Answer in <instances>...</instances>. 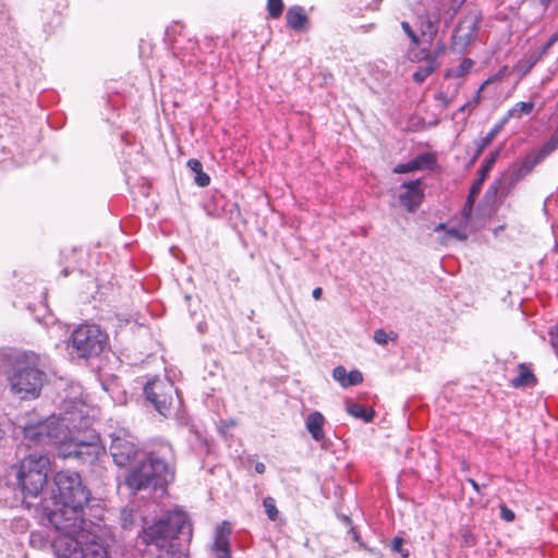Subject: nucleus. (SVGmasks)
Wrapping results in <instances>:
<instances>
[{"instance_id": "obj_1", "label": "nucleus", "mask_w": 558, "mask_h": 558, "mask_svg": "<svg viewBox=\"0 0 558 558\" xmlns=\"http://www.w3.org/2000/svg\"><path fill=\"white\" fill-rule=\"evenodd\" d=\"M89 490L83 485L81 475L73 471H60L54 475L52 508L46 507V517L56 532L81 533L89 530L90 523H102L104 509L90 507L97 521L86 520L84 507L89 501Z\"/></svg>"}, {"instance_id": "obj_2", "label": "nucleus", "mask_w": 558, "mask_h": 558, "mask_svg": "<svg viewBox=\"0 0 558 558\" xmlns=\"http://www.w3.org/2000/svg\"><path fill=\"white\" fill-rule=\"evenodd\" d=\"M173 460L172 447L169 444H161L130 469L125 484L133 492L146 488L165 492L174 480Z\"/></svg>"}, {"instance_id": "obj_3", "label": "nucleus", "mask_w": 558, "mask_h": 558, "mask_svg": "<svg viewBox=\"0 0 558 558\" xmlns=\"http://www.w3.org/2000/svg\"><path fill=\"white\" fill-rule=\"evenodd\" d=\"M52 547L57 558H108L111 530L106 524L90 523L81 533L57 532Z\"/></svg>"}, {"instance_id": "obj_4", "label": "nucleus", "mask_w": 558, "mask_h": 558, "mask_svg": "<svg viewBox=\"0 0 558 558\" xmlns=\"http://www.w3.org/2000/svg\"><path fill=\"white\" fill-rule=\"evenodd\" d=\"M82 401H75L73 410L65 411L61 416L21 423L24 437L35 444L61 442L66 438V432L88 429L90 417L84 415Z\"/></svg>"}, {"instance_id": "obj_5", "label": "nucleus", "mask_w": 558, "mask_h": 558, "mask_svg": "<svg viewBox=\"0 0 558 558\" xmlns=\"http://www.w3.org/2000/svg\"><path fill=\"white\" fill-rule=\"evenodd\" d=\"M182 534L190 541L192 537V526L189 522L186 512L181 509L167 511L161 518L153 524L143 529L141 538L147 545H154L158 549L172 547V541Z\"/></svg>"}, {"instance_id": "obj_6", "label": "nucleus", "mask_w": 558, "mask_h": 558, "mask_svg": "<svg viewBox=\"0 0 558 558\" xmlns=\"http://www.w3.org/2000/svg\"><path fill=\"white\" fill-rule=\"evenodd\" d=\"M20 356H15V363L8 374V380L13 393L24 400H33L39 397L46 374L28 361V355L24 351Z\"/></svg>"}, {"instance_id": "obj_7", "label": "nucleus", "mask_w": 558, "mask_h": 558, "mask_svg": "<svg viewBox=\"0 0 558 558\" xmlns=\"http://www.w3.org/2000/svg\"><path fill=\"white\" fill-rule=\"evenodd\" d=\"M50 461L43 454H28L16 468L15 477L24 496L37 497L47 483Z\"/></svg>"}, {"instance_id": "obj_8", "label": "nucleus", "mask_w": 558, "mask_h": 558, "mask_svg": "<svg viewBox=\"0 0 558 558\" xmlns=\"http://www.w3.org/2000/svg\"><path fill=\"white\" fill-rule=\"evenodd\" d=\"M59 453L63 458H75L83 463L93 464L101 453L104 448L100 445L99 436L94 430H87L84 436L74 435L69 439H63L59 448Z\"/></svg>"}, {"instance_id": "obj_9", "label": "nucleus", "mask_w": 558, "mask_h": 558, "mask_svg": "<svg viewBox=\"0 0 558 558\" xmlns=\"http://www.w3.org/2000/svg\"><path fill=\"white\" fill-rule=\"evenodd\" d=\"M144 395L146 400L163 416L168 414L173 403V396L179 397L178 390L168 374L162 378L156 376L148 380L144 386Z\"/></svg>"}, {"instance_id": "obj_10", "label": "nucleus", "mask_w": 558, "mask_h": 558, "mask_svg": "<svg viewBox=\"0 0 558 558\" xmlns=\"http://www.w3.org/2000/svg\"><path fill=\"white\" fill-rule=\"evenodd\" d=\"M70 342L73 349H106L109 336L99 325L85 322L73 329Z\"/></svg>"}, {"instance_id": "obj_11", "label": "nucleus", "mask_w": 558, "mask_h": 558, "mask_svg": "<svg viewBox=\"0 0 558 558\" xmlns=\"http://www.w3.org/2000/svg\"><path fill=\"white\" fill-rule=\"evenodd\" d=\"M110 453L114 463L125 466L133 461L138 453L136 438L126 428H117L110 433Z\"/></svg>"}, {"instance_id": "obj_12", "label": "nucleus", "mask_w": 558, "mask_h": 558, "mask_svg": "<svg viewBox=\"0 0 558 558\" xmlns=\"http://www.w3.org/2000/svg\"><path fill=\"white\" fill-rule=\"evenodd\" d=\"M556 149H558V129L539 148L534 149L521 160L518 174L522 177L530 173L536 165L543 161Z\"/></svg>"}, {"instance_id": "obj_13", "label": "nucleus", "mask_w": 558, "mask_h": 558, "mask_svg": "<svg viewBox=\"0 0 558 558\" xmlns=\"http://www.w3.org/2000/svg\"><path fill=\"white\" fill-rule=\"evenodd\" d=\"M231 530L227 522H222L215 529L211 553L214 558H231L229 536Z\"/></svg>"}, {"instance_id": "obj_14", "label": "nucleus", "mask_w": 558, "mask_h": 558, "mask_svg": "<svg viewBox=\"0 0 558 558\" xmlns=\"http://www.w3.org/2000/svg\"><path fill=\"white\" fill-rule=\"evenodd\" d=\"M402 187L407 191L399 195V201L408 211H415L424 198V191L421 189V181L404 182Z\"/></svg>"}, {"instance_id": "obj_15", "label": "nucleus", "mask_w": 558, "mask_h": 558, "mask_svg": "<svg viewBox=\"0 0 558 558\" xmlns=\"http://www.w3.org/2000/svg\"><path fill=\"white\" fill-rule=\"evenodd\" d=\"M476 34V22L475 21H463L461 22L452 36V47L456 50H463L468 45L472 43Z\"/></svg>"}, {"instance_id": "obj_16", "label": "nucleus", "mask_w": 558, "mask_h": 558, "mask_svg": "<svg viewBox=\"0 0 558 558\" xmlns=\"http://www.w3.org/2000/svg\"><path fill=\"white\" fill-rule=\"evenodd\" d=\"M518 375L510 380V386L513 388L534 387L537 379L531 368V364L520 363L517 367Z\"/></svg>"}, {"instance_id": "obj_17", "label": "nucleus", "mask_w": 558, "mask_h": 558, "mask_svg": "<svg viewBox=\"0 0 558 558\" xmlns=\"http://www.w3.org/2000/svg\"><path fill=\"white\" fill-rule=\"evenodd\" d=\"M325 421L326 420L324 415L318 411L310 413L305 418V427L311 434L312 438L316 441H322L325 439Z\"/></svg>"}, {"instance_id": "obj_18", "label": "nucleus", "mask_w": 558, "mask_h": 558, "mask_svg": "<svg viewBox=\"0 0 558 558\" xmlns=\"http://www.w3.org/2000/svg\"><path fill=\"white\" fill-rule=\"evenodd\" d=\"M332 377L342 387L355 386L363 380V376L359 371H351L348 373L343 366H337L332 372Z\"/></svg>"}, {"instance_id": "obj_19", "label": "nucleus", "mask_w": 558, "mask_h": 558, "mask_svg": "<svg viewBox=\"0 0 558 558\" xmlns=\"http://www.w3.org/2000/svg\"><path fill=\"white\" fill-rule=\"evenodd\" d=\"M287 24L294 31H302L305 28L308 19L302 7L294 5L287 11Z\"/></svg>"}, {"instance_id": "obj_20", "label": "nucleus", "mask_w": 558, "mask_h": 558, "mask_svg": "<svg viewBox=\"0 0 558 558\" xmlns=\"http://www.w3.org/2000/svg\"><path fill=\"white\" fill-rule=\"evenodd\" d=\"M423 59L426 64L413 73V80L417 84H422L438 68L437 56L424 54Z\"/></svg>"}, {"instance_id": "obj_21", "label": "nucleus", "mask_w": 558, "mask_h": 558, "mask_svg": "<svg viewBox=\"0 0 558 558\" xmlns=\"http://www.w3.org/2000/svg\"><path fill=\"white\" fill-rule=\"evenodd\" d=\"M347 412L351 416L360 418L365 423L372 422L375 416L373 409H367L364 405L354 402H347Z\"/></svg>"}, {"instance_id": "obj_22", "label": "nucleus", "mask_w": 558, "mask_h": 558, "mask_svg": "<svg viewBox=\"0 0 558 558\" xmlns=\"http://www.w3.org/2000/svg\"><path fill=\"white\" fill-rule=\"evenodd\" d=\"M541 59L534 52L520 59L513 66V72L518 73L519 78L524 77Z\"/></svg>"}, {"instance_id": "obj_23", "label": "nucleus", "mask_w": 558, "mask_h": 558, "mask_svg": "<svg viewBox=\"0 0 558 558\" xmlns=\"http://www.w3.org/2000/svg\"><path fill=\"white\" fill-rule=\"evenodd\" d=\"M495 163V155H493L488 160L485 161V163H483L481 166V168L478 169V178L473 182L472 186H471V194H478L481 189H482V185L487 177V174L489 173V171L492 170L493 166Z\"/></svg>"}, {"instance_id": "obj_24", "label": "nucleus", "mask_w": 558, "mask_h": 558, "mask_svg": "<svg viewBox=\"0 0 558 558\" xmlns=\"http://www.w3.org/2000/svg\"><path fill=\"white\" fill-rule=\"evenodd\" d=\"M187 166L195 173L194 181L198 186L205 187L209 185L210 178L203 171V166L199 160L190 159Z\"/></svg>"}, {"instance_id": "obj_25", "label": "nucleus", "mask_w": 558, "mask_h": 558, "mask_svg": "<svg viewBox=\"0 0 558 558\" xmlns=\"http://www.w3.org/2000/svg\"><path fill=\"white\" fill-rule=\"evenodd\" d=\"M535 104L533 101H519L511 109H509L505 120L510 118L521 119L523 116H529L534 110Z\"/></svg>"}, {"instance_id": "obj_26", "label": "nucleus", "mask_w": 558, "mask_h": 558, "mask_svg": "<svg viewBox=\"0 0 558 558\" xmlns=\"http://www.w3.org/2000/svg\"><path fill=\"white\" fill-rule=\"evenodd\" d=\"M473 66V61L471 59H464L459 66L456 69H451L447 72L446 76L448 77H462L469 73L471 68Z\"/></svg>"}, {"instance_id": "obj_27", "label": "nucleus", "mask_w": 558, "mask_h": 558, "mask_svg": "<svg viewBox=\"0 0 558 558\" xmlns=\"http://www.w3.org/2000/svg\"><path fill=\"white\" fill-rule=\"evenodd\" d=\"M263 506L265 508V512L270 521H276L279 517V511L276 506V500L267 496L263 500Z\"/></svg>"}, {"instance_id": "obj_28", "label": "nucleus", "mask_w": 558, "mask_h": 558, "mask_svg": "<svg viewBox=\"0 0 558 558\" xmlns=\"http://www.w3.org/2000/svg\"><path fill=\"white\" fill-rule=\"evenodd\" d=\"M493 78H487L482 85L481 87L478 88L476 95L473 97L472 100L468 101L466 104H464L462 107H460L459 111L460 112H465V111H469L471 112L474 108L477 107V105L480 104V100H481V92L484 89V87L488 84H490V81Z\"/></svg>"}, {"instance_id": "obj_29", "label": "nucleus", "mask_w": 558, "mask_h": 558, "mask_svg": "<svg viewBox=\"0 0 558 558\" xmlns=\"http://www.w3.org/2000/svg\"><path fill=\"white\" fill-rule=\"evenodd\" d=\"M397 333L393 331L386 332L384 329H377L374 332V340L378 345H387L389 341H395Z\"/></svg>"}, {"instance_id": "obj_30", "label": "nucleus", "mask_w": 558, "mask_h": 558, "mask_svg": "<svg viewBox=\"0 0 558 558\" xmlns=\"http://www.w3.org/2000/svg\"><path fill=\"white\" fill-rule=\"evenodd\" d=\"M102 352L104 351H92V350H88V351H76L77 359L89 362L90 366H93V367H94V363L96 361L98 362V361L101 360V353Z\"/></svg>"}, {"instance_id": "obj_31", "label": "nucleus", "mask_w": 558, "mask_h": 558, "mask_svg": "<svg viewBox=\"0 0 558 558\" xmlns=\"http://www.w3.org/2000/svg\"><path fill=\"white\" fill-rule=\"evenodd\" d=\"M390 548L393 553L399 554L401 558L409 557V549L404 547V539L400 536H396L392 538Z\"/></svg>"}, {"instance_id": "obj_32", "label": "nucleus", "mask_w": 558, "mask_h": 558, "mask_svg": "<svg viewBox=\"0 0 558 558\" xmlns=\"http://www.w3.org/2000/svg\"><path fill=\"white\" fill-rule=\"evenodd\" d=\"M438 230H446L447 235L454 238L457 240H460V241H465L468 239V234L463 230H460L457 228H448L447 229L446 225H444V223H440L437 226L436 231H438Z\"/></svg>"}, {"instance_id": "obj_33", "label": "nucleus", "mask_w": 558, "mask_h": 558, "mask_svg": "<svg viewBox=\"0 0 558 558\" xmlns=\"http://www.w3.org/2000/svg\"><path fill=\"white\" fill-rule=\"evenodd\" d=\"M267 10L272 19H278L283 10L282 0H268Z\"/></svg>"}, {"instance_id": "obj_34", "label": "nucleus", "mask_w": 558, "mask_h": 558, "mask_svg": "<svg viewBox=\"0 0 558 558\" xmlns=\"http://www.w3.org/2000/svg\"><path fill=\"white\" fill-rule=\"evenodd\" d=\"M478 194H471V191L469 192V195H468V198H466V202L463 206V209H462V214L464 216L465 219H469L471 217V214H472V210H473V206H474V203H475V198Z\"/></svg>"}, {"instance_id": "obj_35", "label": "nucleus", "mask_w": 558, "mask_h": 558, "mask_svg": "<svg viewBox=\"0 0 558 558\" xmlns=\"http://www.w3.org/2000/svg\"><path fill=\"white\" fill-rule=\"evenodd\" d=\"M413 162H416V165L418 166V170H420L423 168H430L434 163V159L430 155L423 154V155H420L418 157H416L415 159H413Z\"/></svg>"}, {"instance_id": "obj_36", "label": "nucleus", "mask_w": 558, "mask_h": 558, "mask_svg": "<svg viewBox=\"0 0 558 558\" xmlns=\"http://www.w3.org/2000/svg\"><path fill=\"white\" fill-rule=\"evenodd\" d=\"M418 170V166L416 162H413V160L405 162V163H399L395 167L393 172L395 173H408Z\"/></svg>"}, {"instance_id": "obj_37", "label": "nucleus", "mask_w": 558, "mask_h": 558, "mask_svg": "<svg viewBox=\"0 0 558 558\" xmlns=\"http://www.w3.org/2000/svg\"><path fill=\"white\" fill-rule=\"evenodd\" d=\"M401 27L402 29L404 31V33L409 36V38L411 39V41L413 43L414 46H417L420 44V38L418 36L412 31L410 24L408 22H402L401 23Z\"/></svg>"}, {"instance_id": "obj_38", "label": "nucleus", "mask_w": 558, "mask_h": 558, "mask_svg": "<svg viewBox=\"0 0 558 558\" xmlns=\"http://www.w3.org/2000/svg\"><path fill=\"white\" fill-rule=\"evenodd\" d=\"M500 517L507 522H512L515 518L514 512L506 506L500 507Z\"/></svg>"}, {"instance_id": "obj_39", "label": "nucleus", "mask_w": 558, "mask_h": 558, "mask_svg": "<svg viewBox=\"0 0 558 558\" xmlns=\"http://www.w3.org/2000/svg\"><path fill=\"white\" fill-rule=\"evenodd\" d=\"M549 341H550V344L555 348V349H558V325L554 326L553 328H550L549 330Z\"/></svg>"}, {"instance_id": "obj_40", "label": "nucleus", "mask_w": 558, "mask_h": 558, "mask_svg": "<svg viewBox=\"0 0 558 558\" xmlns=\"http://www.w3.org/2000/svg\"><path fill=\"white\" fill-rule=\"evenodd\" d=\"M236 422L234 420H229L228 422L225 421V422H221L220 425H219V432L221 435H226L227 433V429L230 428V427H233L235 426Z\"/></svg>"}, {"instance_id": "obj_41", "label": "nucleus", "mask_w": 558, "mask_h": 558, "mask_svg": "<svg viewBox=\"0 0 558 558\" xmlns=\"http://www.w3.org/2000/svg\"><path fill=\"white\" fill-rule=\"evenodd\" d=\"M551 46L553 44L547 40L538 50L534 51V53L538 56L539 59H542L548 52Z\"/></svg>"}, {"instance_id": "obj_42", "label": "nucleus", "mask_w": 558, "mask_h": 558, "mask_svg": "<svg viewBox=\"0 0 558 558\" xmlns=\"http://www.w3.org/2000/svg\"><path fill=\"white\" fill-rule=\"evenodd\" d=\"M435 98L442 105L444 108L448 107L450 104V99L442 92L436 94Z\"/></svg>"}, {"instance_id": "obj_43", "label": "nucleus", "mask_w": 558, "mask_h": 558, "mask_svg": "<svg viewBox=\"0 0 558 558\" xmlns=\"http://www.w3.org/2000/svg\"><path fill=\"white\" fill-rule=\"evenodd\" d=\"M498 131H499V128H498V126H497V128H495V129H493V130H492V131H490V132L485 136V138L483 140V144H482V146H486L487 144H489V143L494 140V137L496 136V134L498 133Z\"/></svg>"}, {"instance_id": "obj_44", "label": "nucleus", "mask_w": 558, "mask_h": 558, "mask_svg": "<svg viewBox=\"0 0 558 558\" xmlns=\"http://www.w3.org/2000/svg\"><path fill=\"white\" fill-rule=\"evenodd\" d=\"M466 482L472 486V488L478 494L481 495V486L478 485V483L473 480L472 477H469L466 480Z\"/></svg>"}, {"instance_id": "obj_45", "label": "nucleus", "mask_w": 558, "mask_h": 558, "mask_svg": "<svg viewBox=\"0 0 558 558\" xmlns=\"http://www.w3.org/2000/svg\"><path fill=\"white\" fill-rule=\"evenodd\" d=\"M256 473L264 474L266 471V465L263 462H257L254 466Z\"/></svg>"}, {"instance_id": "obj_46", "label": "nucleus", "mask_w": 558, "mask_h": 558, "mask_svg": "<svg viewBox=\"0 0 558 558\" xmlns=\"http://www.w3.org/2000/svg\"><path fill=\"white\" fill-rule=\"evenodd\" d=\"M360 546L365 548L368 553L375 555L376 558H383V554L381 553H379V551H377V550H375L373 548H368V547L364 546L362 543H360Z\"/></svg>"}, {"instance_id": "obj_47", "label": "nucleus", "mask_w": 558, "mask_h": 558, "mask_svg": "<svg viewBox=\"0 0 558 558\" xmlns=\"http://www.w3.org/2000/svg\"><path fill=\"white\" fill-rule=\"evenodd\" d=\"M322 294H323V289L317 287L313 290L312 292V295L315 300H319L322 298Z\"/></svg>"}, {"instance_id": "obj_48", "label": "nucleus", "mask_w": 558, "mask_h": 558, "mask_svg": "<svg viewBox=\"0 0 558 558\" xmlns=\"http://www.w3.org/2000/svg\"><path fill=\"white\" fill-rule=\"evenodd\" d=\"M444 51H445V46H440V47H437V49L433 53L425 52L424 54L437 56V58H438L441 53H444Z\"/></svg>"}, {"instance_id": "obj_49", "label": "nucleus", "mask_w": 558, "mask_h": 558, "mask_svg": "<svg viewBox=\"0 0 558 558\" xmlns=\"http://www.w3.org/2000/svg\"><path fill=\"white\" fill-rule=\"evenodd\" d=\"M427 29L429 32L430 37L436 34V28L434 27V25L430 22L427 23Z\"/></svg>"}, {"instance_id": "obj_50", "label": "nucleus", "mask_w": 558, "mask_h": 558, "mask_svg": "<svg viewBox=\"0 0 558 558\" xmlns=\"http://www.w3.org/2000/svg\"><path fill=\"white\" fill-rule=\"evenodd\" d=\"M505 71H506V68H504L502 70H500L496 76H493V77H492L493 80L490 81V83H492V82H494V81H495V80H497V78H501V77L505 75Z\"/></svg>"}, {"instance_id": "obj_51", "label": "nucleus", "mask_w": 558, "mask_h": 558, "mask_svg": "<svg viewBox=\"0 0 558 558\" xmlns=\"http://www.w3.org/2000/svg\"><path fill=\"white\" fill-rule=\"evenodd\" d=\"M558 40V32L553 34L548 41H550L553 45Z\"/></svg>"}, {"instance_id": "obj_52", "label": "nucleus", "mask_w": 558, "mask_h": 558, "mask_svg": "<svg viewBox=\"0 0 558 558\" xmlns=\"http://www.w3.org/2000/svg\"><path fill=\"white\" fill-rule=\"evenodd\" d=\"M354 539L359 541V535L354 532Z\"/></svg>"}]
</instances>
